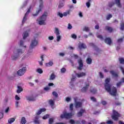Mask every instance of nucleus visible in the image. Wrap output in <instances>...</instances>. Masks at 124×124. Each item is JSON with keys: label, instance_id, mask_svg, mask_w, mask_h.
<instances>
[{"label": "nucleus", "instance_id": "nucleus-1", "mask_svg": "<svg viewBox=\"0 0 124 124\" xmlns=\"http://www.w3.org/2000/svg\"><path fill=\"white\" fill-rule=\"evenodd\" d=\"M110 81H111V78H107L105 80V83L104 84L105 89L108 93H109L111 95L113 96H116L117 95V88L116 87H112L111 89V85L110 84Z\"/></svg>", "mask_w": 124, "mask_h": 124}, {"label": "nucleus", "instance_id": "nucleus-2", "mask_svg": "<svg viewBox=\"0 0 124 124\" xmlns=\"http://www.w3.org/2000/svg\"><path fill=\"white\" fill-rule=\"evenodd\" d=\"M122 117V115L119 113V112L116 111L115 110H112V115H111V119L115 121V122H118L119 121V118Z\"/></svg>", "mask_w": 124, "mask_h": 124}, {"label": "nucleus", "instance_id": "nucleus-3", "mask_svg": "<svg viewBox=\"0 0 124 124\" xmlns=\"http://www.w3.org/2000/svg\"><path fill=\"white\" fill-rule=\"evenodd\" d=\"M48 16L47 12H45L43 15L40 17V20L39 21V25L41 26L42 25H46L45 21H46V17Z\"/></svg>", "mask_w": 124, "mask_h": 124}, {"label": "nucleus", "instance_id": "nucleus-4", "mask_svg": "<svg viewBox=\"0 0 124 124\" xmlns=\"http://www.w3.org/2000/svg\"><path fill=\"white\" fill-rule=\"evenodd\" d=\"M73 116V114H72V113L65 112L63 114L61 115L60 118H61V119H66L67 120L68 119H71V118H72Z\"/></svg>", "mask_w": 124, "mask_h": 124}, {"label": "nucleus", "instance_id": "nucleus-5", "mask_svg": "<svg viewBox=\"0 0 124 124\" xmlns=\"http://www.w3.org/2000/svg\"><path fill=\"white\" fill-rule=\"evenodd\" d=\"M26 70H27L26 67H22V69H20L17 71V75H18L19 76H22V75H24L26 73Z\"/></svg>", "mask_w": 124, "mask_h": 124}, {"label": "nucleus", "instance_id": "nucleus-6", "mask_svg": "<svg viewBox=\"0 0 124 124\" xmlns=\"http://www.w3.org/2000/svg\"><path fill=\"white\" fill-rule=\"evenodd\" d=\"M40 6H39V9L37 11L36 14H33V16H37L38 14H39V12H41V11H42V8L43 7V1L42 0H40Z\"/></svg>", "mask_w": 124, "mask_h": 124}, {"label": "nucleus", "instance_id": "nucleus-7", "mask_svg": "<svg viewBox=\"0 0 124 124\" xmlns=\"http://www.w3.org/2000/svg\"><path fill=\"white\" fill-rule=\"evenodd\" d=\"M37 44H38V42L36 41V38L34 37V40L32 41L30 45V49H33Z\"/></svg>", "mask_w": 124, "mask_h": 124}, {"label": "nucleus", "instance_id": "nucleus-8", "mask_svg": "<svg viewBox=\"0 0 124 124\" xmlns=\"http://www.w3.org/2000/svg\"><path fill=\"white\" fill-rule=\"evenodd\" d=\"M31 6L30 7L28 11H27L26 13L25 14L22 20V24H25V22H26V21H27V16H28V15H29V13L31 12Z\"/></svg>", "mask_w": 124, "mask_h": 124}, {"label": "nucleus", "instance_id": "nucleus-9", "mask_svg": "<svg viewBox=\"0 0 124 124\" xmlns=\"http://www.w3.org/2000/svg\"><path fill=\"white\" fill-rule=\"evenodd\" d=\"M78 70H82L83 67L84 66V64L83 63V60L82 59H79L78 61Z\"/></svg>", "mask_w": 124, "mask_h": 124}, {"label": "nucleus", "instance_id": "nucleus-10", "mask_svg": "<svg viewBox=\"0 0 124 124\" xmlns=\"http://www.w3.org/2000/svg\"><path fill=\"white\" fill-rule=\"evenodd\" d=\"M85 87H84L82 89H81V92L82 93H86L87 91H88V89H89V87H90V84L87 83L85 84Z\"/></svg>", "mask_w": 124, "mask_h": 124}, {"label": "nucleus", "instance_id": "nucleus-11", "mask_svg": "<svg viewBox=\"0 0 124 124\" xmlns=\"http://www.w3.org/2000/svg\"><path fill=\"white\" fill-rule=\"evenodd\" d=\"M83 105V104L81 102H76L75 107V108H81L82 107V106Z\"/></svg>", "mask_w": 124, "mask_h": 124}, {"label": "nucleus", "instance_id": "nucleus-12", "mask_svg": "<svg viewBox=\"0 0 124 124\" xmlns=\"http://www.w3.org/2000/svg\"><path fill=\"white\" fill-rule=\"evenodd\" d=\"M85 112V109H81L80 111L78 112L77 116L78 118H80V117H82L83 116V114H84V112Z\"/></svg>", "mask_w": 124, "mask_h": 124}, {"label": "nucleus", "instance_id": "nucleus-13", "mask_svg": "<svg viewBox=\"0 0 124 124\" xmlns=\"http://www.w3.org/2000/svg\"><path fill=\"white\" fill-rule=\"evenodd\" d=\"M105 43H106V44H108V45H111V44H112V40L110 38H106V39H105Z\"/></svg>", "mask_w": 124, "mask_h": 124}, {"label": "nucleus", "instance_id": "nucleus-14", "mask_svg": "<svg viewBox=\"0 0 124 124\" xmlns=\"http://www.w3.org/2000/svg\"><path fill=\"white\" fill-rule=\"evenodd\" d=\"M46 111V108H41L40 110H38V111L36 112V114L37 116H39V115H40V114H41V113H42V112H45Z\"/></svg>", "mask_w": 124, "mask_h": 124}, {"label": "nucleus", "instance_id": "nucleus-15", "mask_svg": "<svg viewBox=\"0 0 124 124\" xmlns=\"http://www.w3.org/2000/svg\"><path fill=\"white\" fill-rule=\"evenodd\" d=\"M105 30L106 31H108V32H112L113 29H112V27H109V26H106L105 27Z\"/></svg>", "mask_w": 124, "mask_h": 124}, {"label": "nucleus", "instance_id": "nucleus-16", "mask_svg": "<svg viewBox=\"0 0 124 124\" xmlns=\"http://www.w3.org/2000/svg\"><path fill=\"white\" fill-rule=\"evenodd\" d=\"M77 75L78 78H81V77H83V76H86V73L81 72L79 74H77Z\"/></svg>", "mask_w": 124, "mask_h": 124}, {"label": "nucleus", "instance_id": "nucleus-17", "mask_svg": "<svg viewBox=\"0 0 124 124\" xmlns=\"http://www.w3.org/2000/svg\"><path fill=\"white\" fill-rule=\"evenodd\" d=\"M78 48L79 49H86V48H87V46H86L85 44L82 43L78 45Z\"/></svg>", "mask_w": 124, "mask_h": 124}, {"label": "nucleus", "instance_id": "nucleus-18", "mask_svg": "<svg viewBox=\"0 0 124 124\" xmlns=\"http://www.w3.org/2000/svg\"><path fill=\"white\" fill-rule=\"evenodd\" d=\"M115 3L118 7L120 8L122 7V4H121V0H115Z\"/></svg>", "mask_w": 124, "mask_h": 124}, {"label": "nucleus", "instance_id": "nucleus-19", "mask_svg": "<svg viewBox=\"0 0 124 124\" xmlns=\"http://www.w3.org/2000/svg\"><path fill=\"white\" fill-rule=\"evenodd\" d=\"M21 124H27V120H26V118L24 117H22L21 120L20 122Z\"/></svg>", "mask_w": 124, "mask_h": 124}, {"label": "nucleus", "instance_id": "nucleus-20", "mask_svg": "<svg viewBox=\"0 0 124 124\" xmlns=\"http://www.w3.org/2000/svg\"><path fill=\"white\" fill-rule=\"evenodd\" d=\"M110 74H111V75H112V76H114V77L117 78V77H118V76H119L117 75V74L115 72V71H113V70L110 71Z\"/></svg>", "mask_w": 124, "mask_h": 124}, {"label": "nucleus", "instance_id": "nucleus-21", "mask_svg": "<svg viewBox=\"0 0 124 124\" xmlns=\"http://www.w3.org/2000/svg\"><path fill=\"white\" fill-rule=\"evenodd\" d=\"M122 83H124V78H122L121 81H120L119 82L116 84L117 87H121V85H122Z\"/></svg>", "mask_w": 124, "mask_h": 124}, {"label": "nucleus", "instance_id": "nucleus-22", "mask_svg": "<svg viewBox=\"0 0 124 124\" xmlns=\"http://www.w3.org/2000/svg\"><path fill=\"white\" fill-rule=\"evenodd\" d=\"M44 55H42L41 56V59L42 60L41 61H39V64L40 65H43V62H44Z\"/></svg>", "mask_w": 124, "mask_h": 124}, {"label": "nucleus", "instance_id": "nucleus-23", "mask_svg": "<svg viewBox=\"0 0 124 124\" xmlns=\"http://www.w3.org/2000/svg\"><path fill=\"white\" fill-rule=\"evenodd\" d=\"M54 64V62L52 61H50L49 62L46 63V66L50 67L52 66Z\"/></svg>", "mask_w": 124, "mask_h": 124}, {"label": "nucleus", "instance_id": "nucleus-24", "mask_svg": "<svg viewBox=\"0 0 124 124\" xmlns=\"http://www.w3.org/2000/svg\"><path fill=\"white\" fill-rule=\"evenodd\" d=\"M17 88L18 89L17 90V91H16L17 93H20L21 92H23V89L22 88V87H21V86H18Z\"/></svg>", "mask_w": 124, "mask_h": 124}, {"label": "nucleus", "instance_id": "nucleus-25", "mask_svg": "<svg viewBox=\"0 0 124 124\" xmlns=\"http://www.w3.org/2000/svg\"><path fill=\"white\" fill-rule=\"evenodd\" d=\"M93 60L90 58H87L86 60V62L88 64H91Z\"/></svg>", "mask_w": 124, "mask_h": 124}, {"label": "nucleus", "instance_id": "nucleus-26", "mask_svg": "<svg viewBox=\"0 0 124 124\" xmlns=\"http://www.w3.org/2000/svg\"><path fill=\"white\" fill-rule=\"evenodd\" d=\"M27 99L29 100V101H34V100H35V98L33 97H28L27 98Z\"/></svg>", "mask_w": 124, "mask_h": 124}, {"label": "nucleus", "instance_id": "nucleus-27", "mask_svg": "<svg viewBox=\"0 0 124 124\" xmlns=\"http://www.w3.org/2000/svg\"><path fill=\"white\" fill-rule=\"evenodd\" d=\"M27 36H29V33L26 31L23 33V39H26Z\"/></svg>", "mask_w": 124, "mask_h": 124}, {"label": "nucleus", "instance_id": "nucleus-28", "mask_svg": "<svg viewBox=\"0 0 124 124\" xmlns=\"http://www.w3.org/2000/svg\"><path fill=\"white\" fill-rule=\"evenodd\" d=\"M56 78V76L54 73L51 74V75L50 76L49 80H54Z\"/></svg>", "mask_w": 124, "mask_h": 124}, {"label": "nucleus", "instance_id": "nucleus-29", "mask_svg": "<svg viewBox=\"0 0 124 124\" xmlns=\"http://www.w3.org/2000/svg\"><path fill=\"white\" fill-rule=\"evenodd\" d=\"M54 33L56 34V35H60V31L59 30V29L55 28Z\"/></svg>", "mask_w": 124, "mask_h": 124}, {"label": "nucleus", "instance_id": "nucleus-30", "mask_svg": "<svg viewBox=\"0 0 124 124\" xmlns=\"http://www.w3.org/2000/svg\"><path fill=\"white\" fill-rule=\"evenodd\" d=\"M15 121V118H10L8 120L9 124H12V123H14Z\"/></svg>", "mask_w": 124, "mask_h": 124}, {"label": "nucleus", "instance_id": "nucleus-31", "mask_svg": "<svg viewBox=\"0 0 124 124\" xmlns=\"http://www.w3.org/2000/svg\"><path fill=\"white\" fill-rule=\"evenodd\" d=\"M114 5H115V2H108V7H110V8H111V7H112L113 6H114Z\"/></svg>", "mask_w": 124, "mask_h": 124}, {"label": "nucleus", "instance_id": "nucleus-32", "mask_svg": "<svg viewBox=\"0 0 124 124\" xmlns=\"http://www.w3.org/2000/svg\"><path fill=\"white\" fill-rule=\"evenodd\" d=\"M18 58H19V55L12 56V60H13V61H16V60L18 59Z\"/></svg>", "mask_w": 124, "mask_h": 124}, {"label": "nucleus", "instance_id": "nucleus-33", "mask_svg": "<svg viewBox=\"0 0 124 124\" xmlns=\"http://www.w3.org/2000/svg\"><path fill=\"white\" fill-rule=\"evenodd\" d=\"M119 61L120 62V63L121 64H124V58H120L119 59Z\"/></svg>", "mask_w": 124, "mask_h": 124}, {"label": "nucleus", "instance_id": "nucleus-34", "mask_svg": "<svg viewBox=\"0 0 124 124\" xmlns=\"http://www.w3.org/2000/svg\"><path fill=\"white\" fill-rule=\"evenodd\" d=\"M49 104H50V105H51V106H54V105H55V102H54V101H53V100H49Z\"/></svg>", "mask_w": 124, "mask_h": 124}, {"label": "nucleus", "instance_id": "nucleus-35", "mask_svg": "<svg viewBox=\"0 0 124 124\" xmlns=\"http://www.w3.org/2000/svg\"><path fill=\"white\" fill-rule=\"evenodd\" d=\"M90 92L94 94L95 93H96L97 90L96 89L93 88V89H91Z\"/></svg>", "mask_w": 124, "mask_h": 124}, {"label": "nucleus", "instance_id": "nucleus-36", "mask_svg": "<svg viewBox=\"0 0 124 124\" xmlns=\"http://www.w3.org/2000/svg\"><path fill=\"white\" fill-rule=\"evenodd\" d=\"M37 72L40 74H42V73H43V71L42 70V69L38 68L37 69Z\"/></svg>", "mask_w": 124, "mask_h": 124}, {"label": "nucleus", "instance_id": "nucleus-37", "mask_svg": "<svg viewBox=\"0 0 124 124\" xmlns=\"http://www.w3.org/2000/svg\"><path fill=\"white\" fill-rule=\"evenodd\" d=\"M120 30H121V31H124V22H122L120 24Z\"/></svg>", "mask_w": 124, "mask_h": 124}, {"label": "nucleus", "instance_id": "nucleus-38", "mask_svg": "<svg viewBox=\"0 0 124 124\" xmlns=\"http://www.w3.org/2000/svg\"><path fill=\"white\" fill-rule=\"evenodd\" d=\"M53 123H54V118H49L48 121V124H53Z\"/></svg>", "mask_w": 124, "mask_h": 124}, {"label": "nucleus", "instance_id": "nucleus-39", "mask_svg": "<svg viewBox=\"0 0 124 124\" xmlns=\"http://www.w3.org/2000/svg\"><path fill=\"white\" fill-rule=\"evenodd\" d=\"M34 123L35 124H39V121H38V117L37 116L35 117Z\"/></svg>", "mask_w": 124, "mask_h": 124}, {"label": "nucleus", "instance_id": "nucleus-40", "mask_svg": "<svg viewBox=\"0 0 124 124\" xmlns=\"http://www.w3.org/2000/svg\"><path fill=\"white\" fill-rule=\"evenodd\" d=\"M17 54L18 55H19V54H23L24 53V51L22 50V49H18L17 50Z\"/></svg>", "mask_w": 124, "mask_h": 124}, {"label": "nucleus", "instance_id": "nucleus-41", "mask_svg": "<svg viewBox=\"0 0 124 124\" xmlns=\"http://www.w3.org/2000/svg\"><path fill=\"white\" fill-rule=\"evenodd\" d=\"M52 94H53V95H54V96H55V97H58V96H59V94L56 92H53Z\"/></svg>", "mask_w": 124, "mask_h": 124}, {"label": "nucleus", "instance_id": "nucleus-42", "mask_svg": "<svg viewBox=\"0 0 124 124\" xmlns=\"http://www.w3.org/2000/svg\"><path fill=\"white\" fill-rule=\"evenodd\" d=\"M112 17H113V16L111 14L108 15L107 16V20H110V19H111V18H112Z\"/></svg>", "mask_w": 124, "mask_h": 124}, {"label": "nucleus", "instance_id": "nucleus-43", "mask_svg": "<svg viewBox=\"0 0 124 124\" xmlns=\"http://www.w3.org/2000/svg\"><path fill=\"white\" fill-rule=\"evenodd\" d=\"M50 115L48 114L45 115L44 117H43V120H46V119H48V118H49Z\"/></svg>", "mask_w": 124, "mask_h": 124}, {"label": "nucleus", "instance_id": "nucleus-44", "mask_svg": "<svg viewBox=\"0 0 124 124\" xmlns=\"http://www.w3.org/2000/svg\"><path fill=\"white\" fill-rule=\"evenodd\" d=\"M61 73H64L66 71V69L65 68H62L61 70Z\"/></svg>", "mask_w": 124, "mask_h": 124}, {"label": "nucleus", "instance_id": "nucleus-45", "mask_svg": "<svg viewBox=\"0 0 124 124\" xmlns=\"http://www.w3.org/2000/svg\"><path fill=\"white\" fill-rule=\"evenodd\" d=\"M97 37L101 39V40H104V39L103 38V36H102L101 35H98L97 36Z\"/></svg>", "mask_w": 124, "mask_h": 124}, {"label": "nucleus", "instance_id": "nucleus-46", "mask_svg": "<svg viewBox=\"0 0 124 124\" xmlns=\"http://www.w3.org/2000/svg\"><path fill=\"white\" fill-rule=\"evenodd\" d=\"M58 16H60L61 18H62L63 17V14L62 13H61V12H58L57 13Z\"/></svg>", "mask_w": 124, "mask_h": 124}, {"label": "nucleus", "instance_id": "nucleus-47", "mask_svg": "<svg viewBox=\"0 0 124 124\" xmlns=\"http://www.w3.org/2000/svg\"><path fill=\"white\" fill-rule=\"evenodd\" d=\"M72 38H73L74 39H76L77 38V35L75 34H72L71 35Z\"/></svg>", "mask_w": 124, "mask_h": 124}, {"label": "nucleus", "instance_id": "nucleus-48", "mask_svg": "<svg viewBox=\"0 0 124 124\" xmlns=\"http://www.w3.org/2000/svg\"><path fill=\"white\" fill-rule=\"evenodd\" d=\"M106 123L107 124H114V122L112 120H108L107 121Z\"/></svg>", "mask_w": 124, "mask_h": 124}, {"label": "nucleus", "instance_id": "nucleus-49", "mask_svg": "<svg viewBox=\"0 0 124 124\" xmlns=\"http://www.w3.org/2000/svg\"><path fill=\"white\" fill-rule=\"evenodd\" d=\"M91 99L93 102H96V98H95V97H91Z\"/></svg>", "mask_w": 124, "mask_h": 124}, {"label": "nucleus", "instance_id": "nucleus-50", "mask_svg": "<svg viewBox=\"0 0 124 124\" xmlns=\"http://www.w3.org/2000/svg\"><path fill=\"white\" fill-rule=\"evenodd\" d=\"M83 31H90V29H89V27H85L83 28Z\"/></svg>", "mask_w": 124, "mask_h": 124}, {"label": "nucleus", "instance_id": "nucleus-51", "mask_svg": "<svg viewBox=\"0 0 124 124\" xmlns=\"http://www.w3.org/2000/svg\"><path fill=\"white\" fill-rule=\"evenodd\" d=\"M61 35H57V41H58V42H59V41L61 40Z\"/></svg>", "mask_w": 124, "mask_h": 124}, {"label": "nucleus", "instance_id": "nucleus-52", "mask_svg": "<svg viewBox=\"0 0 124 124\" xmlns=\"http://www.w3.org/2000/svg\"><path fill=\"white\" fill-rule=\"evenodd\" d=\"M70 110L71 111H73V104H71L70 105Z\"/></svg>", "mask_w": 124, "mask_h": 124}, {"label": "nucleus", "instance_id": "nucleus-53", "mask_svg": "<svg viewBox=\"0 0 124 124\" xmlns=\"http://www.w3.org/2000/svg\"><path fill=\"white\" fill-rule=\"evenodd\" d=\"M93 47H94L95 50H97V46H96L94 45V44H90Z\"/></svg>", "mask_w": 124, "mask_h": 124}, {"label": "nucleus", "instance_id": "nucleus-54", "mask_svg": "<svg viewBox=\"0 0 124 124\" xmlns=\"http://www.w3.org/2000/svg\"><path fill=\"white\" fill-rule=\"evenodd\" d=\"M99 75H100V78H101V79H103V78H104V76L103 75L102 73L100 72L99 73Z\"/></svg>", "mask_w": 124, "mask_h": 124}, {"label": "nucleus", "instance_id": "nucleus-55", "mask_svg": "<svg viewBox=\"0 0 124 124\" xmlns=\"http://www.w3.org/2000/svg\"><path fill=\"white\" fill-rule=\"evenodd\" d=\"M15 99H16V100H20V99H21V98H20V97H18V96L17 95H16L15 96Z\"/></svg>", "mask_w": 124, "mask_h": 124}, {"label": "nucleus", "instance_id": "nucleus-56", "mask_svg": "<svg viewBox=\"0 0 124 124\" xmlns=\"http://www.w3.org/2000/svg\"><path fill=\"white\" fill-rule=\"evenodd\" d=\"M67 29L68 30H71V29H72V26L71 25V24H70V23L68 24V26Z\"/></svg>", "mask_w": 124, "mask_h": 124}, {"label": "nucleus", "instance_id": "nucleus-57", "mask_svg": "<svg viewBox=\"0 0 124 124\" xmlns=\"http://www.w3.org/2000/svg\"><path fill=\"white\" fill-rule=\"evenodd\" d=\"M120 68L121 70L122 71L123 74H124V67L121 66L120 67Z\"/></svg>", "mask_w": 124, "mask_h": 124}, {"label": "nucleus", "instance_id": "nucleus-58", "mask_svg": "<svg viewBox=\"0 0 124 124\" xmlns=\"http://www.w3.org/2000/svg\"><path fill=\"white\" fill-rule=\"evenodd\" d=\"M69 123L70 124H75V121L73 119L70 120L69 121Z\"/></svg>", "mask_w": 124, "mask_h": 124}, {"label": "nucleus", "instance_id": "nucleus-59", "mask_svg": "<svg viewBox=\"0 0 124 124\" xmlns=\"http://www.w3.org/2000/svg\"><path fill=\"white\" fill-rule=\"evenodd\" d=\"M63 6V3H60L59 5L58 6L59 8H62Z\"/></svg>", "mask_w": 124, "mask_h": 124}, {"label": "nucleus", "instance_id": "nucleus-60", "mask_svg": "<svg viewBox=\"0 0 124 124\" xmlns=\"http://www.w3.org/2000/svg\"><path fill=\"white\" fill-rule=\"evenodd\" d=\"M123 40H124V39L123 38L118 39L117 40V42L118 43H120V42H123Z\"/></svg>", "mask_w": 124, "mask_h": 124}, {"label": "nucleus", "instance_id": "nucleus-61", "mask_svg": "<svg viewBox=\"0 0 124 124\" xmlns=\"http://www.w3.org/2000/svg\"><path fill=\"white\" fill-rule=\"evenodd\" d=\"M3 118V113L0 112V119H2Z\"/></svg>", "mask_w": 124, "mask_h": 124}, {"label": "nucleus", "instance_id": "nucleus-62", "mask_svg": "<svg viewBox=\"0 0 124 124\" xmlns=\"http://www.w3.org/2000/svg\"><path fill=\"white\" fill-rule=\"evenodd\" d=\"M86 5L88 8L91 6V3H90V1H88L86 3Z\"/></svg>", "mask_w": 124, "mask_h": 124}, {"label": "nucleus", "instance_id": "nucleus-63", "mask_svg": "<svg viewBox=\"0 0 124 124\" xmlns=\"http://www.w3.org/2000/svg\"><path fill=\"white\" fill-rule=\"evenodd\" d=\"M101 103L103 105H106L107 104V102L105 101H102Z\"/></svg>", "mask_w": 124, "mask_h": 124}, {"label": "nucleus", "instance_id": "nucleus-64", "mask_svg": "<svg viewBox=\"0 0 124 124\" xmlns=\"http://www.w3.org/2000/svg\"><path fill=\"white\" fill-rule=\"evenodd\" d=\"M78 15L79 17H83V14L81 12H79Z\"/></svg>", "mask_w": 124, "mask_h": 124}]
</instances>
